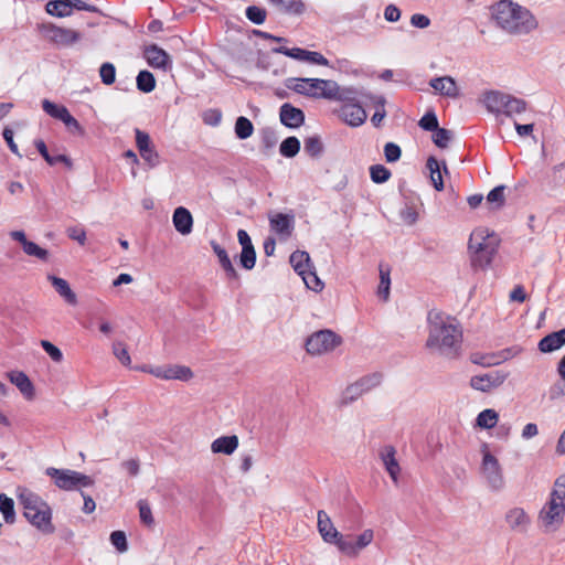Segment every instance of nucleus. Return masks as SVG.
I'll return each mask as SVG.
<instances>
[{
    "instance_id": "obj_38",
    "label": "nucleus",
    "mask_w": 565,
    "mask_h": 565,
    "mask_svg": "<svg viewBox=\"0 0 565 565\" xmlns=\"http://www.w3.org/2000/svg\"><path fill=\"white\" fill-rule=\"evenodd\" d=\"M300 150V141L296 137L286 138L279 147L281 156L286 158H294Z\"/></svg>"
},
{
    "instance_id": "obj_50",
    "label": "nucleus",
    "mask_w": 565,
    "mask_h": 565,
    "mask_svg": "<svg viewBox=\"0 0 565 565\" xmlns=\"http://www.w3.org/2000/svg\"><path fill=\"white\" fill-rule=\"evenodd\" d=\"M452 138L450 130L445 128H437L433 135L434 143L439 148H446Z\"/></svg>"
},
{
    "instance_id": "obj_4",
    "label": "nucleus",
    "mask_w": 565,
    "mask_h": 565,
    "mask_svg": "<svg viewBox=\"0 0 565 565\" xmlns=\"http://www.w3.org/2000/svg\"><path fill=\"white\" fill-rule=\"evenodd\" d=\"M18 498L23 507V515L33 526L45 534H52L55 531L52 510L40 495L22 488L19 489Z\"/></svg>"
},
{
    "instance_id": "obj_2",
    "label": "nucleus",
    "mask_w": 565,
    "mask_h": 565,
    "mask_svg": "<svg viewBox=\"0 0 565 565\" xmlns=\"http://www.w3.org/2000/svg\"><path fill=\"white\" fill-rule=\"evenodd\" d=\"M491 20L502 31L523 35L534 31L539 22L525 7L512 0H500L490 7Z\"/></svg>"
},
{
    "instance_id": "obj_18",
    "label": "nucleus",
    "mask_w": 565,
    "mask_h": 565,
    "mask_svg": "<svg viewBox=\"0 0 565 565\" xmlns=\"http://www.w3.org/2000/svg\"><path fill=\"white\" fill-rule=\"evenodd\" d=\"M145 57L152 67L161 68L163 71L171 68L172 62L170 55L158 45L153 44L146 47Z\"/></svg>"
},
{
    "instance_id": "obj_12",
    "label": "nucleus",
    "mask_w": 565,
    "mask_h": 565,
    "mask_svg": "<svg viewBox=\"0 0 565 565\" xmlns=\"http://www.w3.org/2000/svg\"><path fill=\"white\" fill-rule=\"evenodd\" d=\"M504 522L510 531L525 534L531 527L532 519L523 508L513 507L505 512Z\"/></svg>"
},
{
    "instance_id": "obj_3",
    "label": "nucleus",
    "mask_w": 565,
    "mask_h": 565,
    "mask_svg": "<svg viewBox=\"0 0 565 565\" xmlns=\"http://www.w3.org/2000/svg\"><path fill=\"white\" fill-rule=\"evenodd\" d=\"M565 518V475L558 476L545 504L537 514V523L544 533L561 529Z\"/></svg>"
},
{
    "instance_id": "obj_37",
    "label": "nucleus",
    "mask_w": 565,
    "mask_h": 565,
    "mask_svg": "<svg viewBox=\"0 0 565 565\" xmlns=\"http://www.w3.org/2000/svg\"><path fill=\"white\" fill-rule=\"evenodd\" d=\"M137 88L143 93H150L156 88V79L152 73L140 71L136 78Z\"/></svg>"
},
{
    "instance_id": "obj_53",
    "label": "nucleus",
    "mask_w": 565,
    "mask_h": 565,
    "mask_svg": "<svg viewBox=\"0 0 565 565\" xmlns=\"http://www.w3.org/2000/svg\"><path fill=\"white\" fill-rule=\"evenodd\" d=\"M374 104L376 107V111L372 117V122L374 126H379L381 121L385 118L386 111L384 109L385 106V98L383 96H375L374 97Z\"/></svg>"
},
{
    "instance_id": "obj_17",
    "label": "nucleus",
    "mask_w": 565,
    "mask_h": 565,
    "mask_svg": "<svg viewBox=\"0 0 565 565\" xmlns=\"http://www.w3.org/2000/svg\"><path fill=\"white\" fill-rule=\"evenodd\" d=\"M270 230L275 232L280 238H288L291 236L295 228V217L291 214L274 213L269 215Z\"/></svg>"
},
{
    "instance_id": "obj_60",
    "label": "nucleus",
    "mask_w": 565,
    "mask_h": 565,
    "mask_svg": "<svg viewBox=\"0 0 565 565\" xmlns=\"http://www.w3.org/2000/svg\"><path fill=\"white\" fill-rule=\"evenodd\" d=\"M113 352L116 355V358L121 362L124 365H129L131 360L130 355L128 353V350L126 345L121 342H116L113 345Z\"/></svg>"
},
{
    "instance_id": "obj_42",
    "label": "nucleus",
    "mask_w": 565,
    "mask_h": 565,
    "mask_svg": "<svg viewBox=\"0 0 565 565\" xmlns=\"http://www.w3.org/2000/svg\"><path fill=\"white\" fill-rule=\"evenodd\" d=\"M305 151L310 157H319L323 151V145H322L320 137H318V136L308 137L305 140Z\"/></svg>"
},
{
    "instance_id": "obj_45",
    "label": "nucleus",
    "mask_w": 565,
    "mask_h": 565,
    "mask_svg": "<svg viewBox=\"0 0 565 565\" xmlns=\"http://www.w3.org/2000/svg\"><path fill=\"white\" fill-rule=\"evenodd\" d=\"M332 544H335L340 552L343 554L355 557L358 556L356 548L354 546V542L352 540L345 539L342 534L339 535V539H335Z\"/></svg>"
},
{
    "instance_id": "obj_44",
    "label": "nucleus",
    "mask_w": 565,
    "mask_h": 565,
    "mask_svg": "<svg viewBox=\"0 0 565 565\" xmlns=\"http://www.w3.org/2000/svg\"><path fill=\"white\" fill-rule=\"evenodd\" d=\"M42 108L49 116L58 120L63 117V115H65V111L67 110L65 106L57 105L49 99L42 100Z\"/></svg>"
},
{
    "instance_id": "obj_29",
    "label": "nucleus",
    "mask_w": 565,
    "mask_h": 565,
    "mask_svg": "<svg viewBox=\"0 0 565 565\" xmlns=\"http://www.w3.org/2000/svg\"><path fill=\"white\" fill-rule=\"evenodd\" d=\"M47 279L52 282L56 292L65 299L70 305H76L77 298L75 292L71 289L68 282L60 277L50 275Z\"/></svg>"
},
{
    "instance_id": "obj_25",
    "label": "nucleus",
    "mask_w": 565,
    "mask_h": 565,
    "mask_svg": "<svg viewBox=\"0 0 565 565\" xmlns=\"http://www.w3.org/2000/svg\"><path fill=\"white\" fill-rule=\"evenodd\" d=\"M318 530L322 539L327 543H332L335 539H339L341 534L332 524L329 515L323 511H318Z\"/></svg>"
},
{
    "instance_id": "obj_26",
    "label": "nucleus",
    "mask_w": 565,
    "mask_h": 565,
    "mask_svg": "<svg viewBox=\"0 0 565 565\" xmlns=\"http://www.w3.org/2000/svg\"><path fill=\"white\" fill-rule=\"evenodd\" d=\"M565 344V328L545 335L539 342V350L543 353H551Z\"/></svg>"
},
{
    "instance_id": "obj_64",
    "label": "nucleus",
    "mask_w": 565,
    "mask_h": 565,
    "mask_svg": "<svg viewBox=\"0 0 565 565\" xmlns=\"http://www.w3.org/2000/svg\"><path fill=\"white\" fill-rule=\"evenodd\" d=\"M305 62L322 66H329V61L319 52L307 51Z\"/></svg>"
},
{
    "instance_id": "obj_31",
    "label": "nucleus",
    "mask_w": 565,
    "mask_h": 565,
    "mask_svg": "<svg viewBox=\"0 0 565 565\" xmlns=\"http://www.w3.org/2000/svg\"><path fill=\"white\" fill-rule=\"evenodd\" d=\"M45 11L50 15L57 18L72 15L71 7L67 0H50L45 6Z\"/></svg>"
},
{
    "instance_id": "obj_9",
    "label": "nucleus",
    "mask_w": 565,
    "mask_h": 565,
    "mask_svg": "<svg viewBox=\"0 0 565 565\" xmlns=\"http://www.w3.org/2000/svg\"><path fill=\"white\" fill-rule=\"evenodd\" d=\"M342 343V339L331 330L313 332L306 341V351L310 355H322L333 351Z\"/></svg>"
},
{
    "instance_id": "obj_58",
    "label": "nucleus",
    "mask_w": 565,
    "mask_h": 565,
    "mask_svg": "<svg viewBox=\"0 0 565 565\" xmlns=\"http://www.w3.org/2000/svg\"><path fill=\"white\" fill-rule=\"evenodd\" d=\"M374 539V532L371 529L364 530L354 542V546L356 548L358 554L360 551L365 548L367 545L372 543Z\"/></svg>"
},
{
    "instance_id": "obj_16",
    "label": "nucleus",
    "mask_w": 565,
    "mask_h": 565,
    "mask_svg": "<svg viewBox=\"0 0 565 565\" xmlns=\"http://www.w3.org/2000/svg\"><path fill=\"white\" fill-rule=\"evenodd\" d=\"M338 115L351 127L361 126L367 117L364 108L358 102L343 104L339 108Z\"/></svg>"
},
{
    "instance_id": "obj_10",
    "label": "nucleus",
    "mask_w": 565,
    "mask_h": 565,
    "mask_svg": "<svg viewBox=\"0 0 565 565\" xmlns=\"http://www.w3.org/2000/svg\"><path fill=\"white\" fill-rule=\"evenodd\" d=\"M328 83L329 79L290 77L286 79L285 86L300 95L323 98L322 94L328 88Z\"/></svg>"
},
{
    "instance_id": "obj_55",
    "label": "nucleus",
    "mask_w": 565,
    "mask_h": 565,
    "mask_svg": "<svg viewBox=\"0 0 565 565\" xmlns=\"http://www.w3.org/2000/svg\"><path fill=\"white\" fill-rule=\"evenodd\" d=\"M384 156L387 162H396L402 156L401 147L394 142H387L384 146Z\"/></svg>"
},
{
    "instance_id": "obj_47",
    "label": "nucleus",
    "mask_w": 565,
    "mask_h": 565,
    "mask_svg": "<svg viewBox=\"0 0 565 565\" xmlns=\"http://www.w3.org/2000/svg\"><path fill=\"white\" fill-rule=\"evenodd\" d=\"M273 53L284 54L297 61L305 62L307 50L300 47L288 49L286 46H278L271 50Z\"/></svg>"
},
{
    "instance_id": "obj_46",
    "label": "nucleus",
    "mask_w": 565,
    "mask_h": 565,
    "mask_svg": "<svg viewBox=\"0 0 565 565\" xmlns=\"http://www.w3.org/2000/svg\"><path fill=\"white\" fill-rule=\"evenodd\" d=\"M137 505L139 509V516H140L141 523H143L147 526H153L154 519H153L152 511H151V508H150V504L148 503V501L141 499L138 501Z\"/></svg>"
},
{
    "instance_id": "obj_56",
    "label": "nucleus",
    "mask_w": 565,
    "mask_h": 565,
    "mask_svg": "<svg viewBox=\"0 0 565 565\" xmlns=\"http://www.w3.org/2000/svg\"><path fill=\"white\" fill-rule=\"evenodd\" d=\"M40 344L54 362H62L63 353L56 345H54L52 342L47 340H42Z\"/></svg>"
},
{
    "instance_id": "obj_43",
    "label": "nucleus",
    "mask_w": 565,
    "mask_h": 565,
    "mask_svg": "<svg viewBox=\"0 0 565 565\" xmlns=\"http://www.w3.org/2000/svg\"><path fill=\"white\" fill-rule=\"evenodd\" d=\"M371 180L374 183H384L391 178V171L383 164H374L370 168Z\"/></svg>"
},
{
    "instance_id": "obj_19",
    "label": "nucleus",
    "mask_w": 565,
    "mask_h": 565,
    "mask_svg": "<svg viewBox=\"0 0 565 565\" xmlns=\"http://www.w3.org/2000/svg\"><path fill=\"white\" fill-rule=\"evenodd\" d=\"M279 118L284 126L288 128H298L305 121V114L300 108L286 103L280 107Z\"/></svg>"
},
{
    "instance_id": "obj_39",
    "label": "nucleus",
    "mask_w": 565,
    "mask_h": 565,
    "mask_svg": "<svg viewBox=\"0 0 565 565\" xmlns=\"http://www.w3.org/2000/svg\"><path fill=\"white\" fill-rule=\"evenodd\" d=\"M254 132V126L252 121L246 117H238L235 122V134L239 139H247Z\"/></svg>"
},
{
    "instance_id": "obj_14",
    "label": "nucleus",
    "mask_w": 565,
    "mask_h": 565,
    "mask_svg": "<svg viewBox=\"0 0 565 565\" xmlns=\"http://www.w3.org/2000/svg\"><path fill=\"white\" fill-rule=\"evenodd\" d=\"M509 373L495 370L482 375H475L470 379V386L480 392H490L501 386L508 379Z\"/></svg>"
},
{
    "instance_id": "obj_24",
    "label": "nucleus",
    "mask_w": 565,
    "mask_h": 565,
    "mask_svg": "<svg viewBox=\"0 0 565 565\" xmlns=\"http://www.w3.org/2000/svg\"><path fill=\"white\" fill-rule=\"evenodd\" d=\"M508 94L499 90L486 92L482 96V104L492 114H502Z\"/></svg>"
},
{
    "instance_id": "obj_11",
    "label": "nucleus",
    "mask_w": 565,
    "mask_h": 565,
    "mask_svg": "<svg viewBox=\"0 0 565 565\" xmlns=\"http://www.w3.org/2000/svg\"><path fill=\"white\" fill-rule=\"evenodd\" d=\"M44 35L56 45L70 46L81 40L82 35L79 32L57 26L54 24H44L42 26Z\"/></svg>"
},
{
    "instance_id": "obj_63",
    "label": "nucleus",
    "mask_w": 565,
    "mask_h": 565,
    "mask_svg": "<svg viewBox=\"0 0 565 565\" xmlns=\"http://www.w3.org/2000/svg\"><path fill=\"white\" fill-rule=\"evenodd\" d=\"M120 467L122 470H125L127 472L128 476L130 477H136L138 476L139 471H140V462L138 459L136 458H131V459H128V460H124L121 463H120Z\"/></svg>"
},
{
    "instance_id": "obj_54",
    "label": "nucleus",
    "mask_w": 565,
    "mask_h": 565,
    "mask_svg": "<svg viewBox=\"0 0 565 565\" xmlns=\"http://www.w3.org/2000/svg\"><path fill=\"white\" fill-rule=\"evenodd\" d=\"M246 17L255 24H262L266 20V11L259 7L250 6L246 9Z\"/></svg>"
},
{
    "instance_id": "obj_28",
    "label": "nucleus",
    "mask_w": 565,
    "mask_h": 565,
    "mask_svg": "<svg viewBox=\"0 0 565 565\" xmlns=\"http://www.w3.org/2000/svg\"><path fill=\"white\" fill-rule=\"evenodd\" d=\"M279 12L287 14H302L306 6L301 0H268Z\"/></svg>"
},
{
    "instance_id": "obj_1",
    "label": "nucleus",
    "mask_w": 565,
    "mask_h": 565,
    "mask_svg": "<svg viewBox=\"0 0 565 565\" xmlns=\"http://www.w3.org/2000/svg\"><path fill=\"white\" fill-rule=\"evenodd\" d=\"M425 348L430 354L447 360L458 359L462 349V330L451 317L436 310L427 315Z\"/></svg>"
},
{
    "instance_id": "obj_32",
    "label": "nucleus",
    "mask_w": 565,
    "mask_h": 565,
    "mask_svg": "<svg viewBox=\"0 0 565 565\" xmlns=\"http://www.w3.org/2000/svg\"><path fill=\"white\" fill-rule=\"evenodd\" d=\"M391 269L387 266L380 265V284L377 288V295L384 301H387L390 298V288H391Z\"/></svg>"
},
{
    "instance_id": "obj_13",
    "label": "nucleus",
    "mask_w": 565,
    "mask_h": 565,
    "mask_svg": "<svg viewBox=\"0 0 565 565\" xmlns=\"http://www.w3.org/2000/svg\"><path fill=\"white\" fill-rule=\"evenodd\" d=\"M135 135L136 146L140 153V157L150 168L157 167L160 162V157L157 150L154 149V146L151 141L149 134L140 130L139 128H136Z\"/></svg>"
},
{
    "instance_id": "obj_51",
    "label": "nucleus",
    "mask_w": 565,
    "mask_h": 565,
    "mask_svg": "<svg viewBox=\"0 0 565 565\" xmlns=\"http://www.w3.org/2000/svg\"><path fill=\"white\" fill-rule=\"evenodd\" d=\"M23 252L28 256H32L41 260H47L49 258V252L31 241L25 245Z\"/></svg>"
},
{
    "instance_id": "obj_57",
    "label": "nucleus",
    "mask_w": 565,
    "mask_h": 565,
    "mask_svg": "<svg viewBox=\"0 0 565 565\" xmlns=\"http://www.w3.org/2000/svg\"><path fill=\"white\" fill-rule=\"evenodd\" d=\"M110 542L120 553L128 550L127 537L122 531H114L110 534Z\"/></svg>"
},
{
    "instance_id": "obj_7",
    "label": "nucleus",
    "mask_w": 565,
    "mask_h": 565,
    "mask_svg": "<svg viewBox=\"0 0 565 565\" xmlns=\"http://www.w3.org/2000/svg\"><path fill=\"white\" fill-rule=\"evenodd\" d=\"M481 454L482 462L480 470L488 487L493 491L502 490L505 486V481L499 460L489 451L487 444L482 445Z\"/></svg>"
},
{
    "instance_id": "obj_20",
    "label": "nucleus",
    "mask_w": 565,
    "mask_h": 565,
    "mask_svg": "<svg viewBox=\"0 0 565 565\" xmlns=\"http://www.w3.org/2000/svg\"><path fill=\"white\" fill-rule=\"evenodd\" d=\"M10 382L17 386L25 399L32 401L35 396L34 385L29 376L22 371H11L8 373Z\"/></svg>"
},
{
    "instance_id": "obj_30",
    "label": "nucleus",
    "mask_w": 565,
    "mask_h": 565,
    "mask_svg": "<svg viewBox=\"0 0 565 565\" xmlns=\"http://www.w3.org/2000/svg\"><path fill=\"white\" fill-rule=\"evenodd\" d=\"M166 380L190 381L193 372L184 365H164Z\"/></svg>"
},
{
    "instance_id": "obj_23",
    "label": "nucleus",
    "mask_w": 565,
    "mask_h": 565,
    "mask_svg": "<svg viewBox=\"0 0 565 565\" xmlns=\"http://www.w3.org/2000/svg\"><path fill=\"white\" fill-rule=\"evenodd\" d=\"M395 448L393 446H385L380 451L381 460L388 472L392 480L396 483L401 471L399 465L395 458Z\"/></svg>"
},
{
    "instance_id": "obj_52",
    "label": "nucleus",
    "mask_w": 565,
    "mask_h": 565,
    "mask_svg": "<svg viewBox=\"0 0 565 565\" xmlns=\"http://www.w3.org/2000/svg\"><path fill=\"white\" fill-rule=\"evenodd\" d=\"M364 392L361 390V387L355 383L349 385L343 394H342V403L349 404L358 399L360 396H362Z\"/></svg>"
},
{
    "instance_id": "obj_61",
    "label": "nucleus",
    "mask_w": 565,
    "mask_h": 565,
    "mask_svg": "<svg viewBox=\"0 0 565 565\" xmlns=\"http://www.w3.org/2000/svg\"><path fill=\"white\" fill-rule=\"evenodd\" d=\"M419 126L424 130L435 131L438 128V119L434 113H426L420 118Z\"/></svg>"
},
{
    "instance_id": "obj_49",
    "label": "nucleus",
    "mask_w": 565,
    "mask_h": 565,
    "mask_svg": "<svg viewBox=\"0 0 565 565\" xmlns=\"http://www.w3.org/2000/svg\"><path fill=\"white\" fill-rule=\"evenodd\" d=\"M239 263L243 268L250 270L256 263V252L254 247L243 248L239 255Z\"/></svg>"
},
{
    "instance_id": "obj_36",
    "label": "nucleus",
    "mask_w": 565,
    "mask_h": 565,
    "mask_svg": "<svg viewBox=\"0 0 565 565\" xmlns=\"http://www.w3.org/2000/svg\"><path fill=\"white\" fill-rule=\"evenodd\" d=\"M427 168L430 171V180L434 184V188L437 191H441L444 189L443 175L440 170V163L434 157L428 158Z\"/></svg>"
},
{
    "instance_id": "obj_40",
    "label": "nucleus",
    "mask_w": 565,
    "mask_h": 565,
    "mask_svg": "<svg viewBox=\"0 0 565 565\" xmlns=\"http://www.w3.org/2000/svg\"><path fill=\"white\" fill-rule=\"evenodd\" d=\"M504 185H498L487 195V204L491 209H500L504 204Z\"/></svg>"
},
{
    "instance_id": "obj_27",
    "label": "nucleus",
    "mask_w": 565,
    "mask_h": 565,
    "mask_svg": "<svg viewBox=\"0 0 565 565\" xmlns=\"http://www.w3.org/2000/svg\"><path fill=\"white\" fill-rule=\"evenodd\" d=\"M237 447L238 437L236 435H232L216 438L211 445V450L214 454L232 455Z\"/></svg>"
},
{
    "instance_id": "obj_5",
    "label": "nucleus",
    "mask_w": 565,
    "mask_h": 565,
    "mask_svg": "<svg viewBox=\"0 0 565 565\" xmlns=\"http://www.w3.org/2000/svg\"><path fill=\"white\" fill-rule=\"evenodd\" d=\"M499 239L493 232H489L488 228L475 230L469 238L472 266L477 268L489 266L497 253Z\"/></svg>"
},
{
    "instance_id": "obj_22",
    "label": "nucleus",
    "mask_w": 565,
    "mask_h": 565,
    "mask_svg": "<svg viewBox=\"0 0 565 565\" xmlns=\"http://www.w3.org/2000/svg\"><path fill=\"white\" fill-rule=\"evenodd\" d=\"M172 223L177 232L181 235H189L193 227V217L190 211L183 206L174 210L172 215Z\"/></svg>"
},
{
    "instance_id": "obj_8",
    "label": "nucleus",
    "mask_w": 565,
    "mask_h": 565,
    "mask_svg": "<svg viewBox=\"0 0 565 565\" xmlns=\"http://www.w3.org/2000/svg\"><path fill=\"white\" fill-rule=\"evenodd\" d=\"M290 264L295 271L302 277L306 286L313 291H321L323 282L317 276L316 271L312 270L310 263V256L307 252L296 250L290 255Z\"/></svg>"
},
{
    "instance_id": "obj_33",
    "label": "nucleus",
    "mask_w": 565,
    "mask_h": 565,
    "mask_svg": "<svg viewBox=\"0 0 565 565\" xmlns=\"http://www.w3.org/2000/svg\"><path fill=\"white\" fill-rule=\"evenodd\" d=\"M499 420V414L492 408L483 409L476 419V425L483 429L493 428Z\"/></svg>"
},
{
    "instance_id": "obj_48",
    "label": "nucleus",
    "mask_w": 565,
    "mask_h": 565,
    "mask_svg": "<svg viewBox=\"0 0 565 565\" xmlns=\"http://www.w3.org/2000/svg\"><path fill=\"white\" fill-rule=\"evenodd\" d=\"M99 76L105 85H111L116 79V67L113 63H103L99 68Z\"/></svg>"
},
{
    "instance_id": "obj_34",
    "label": "nucleus",
    "mask_w": 565,
    "mask_h": 565,
    "mask_svg": "<svg viewBox=\"0 0 565 565\" xmlns=\"http://www.w3.org/2000/svg\"><path fill=\"white\" fill-rule=\"evenodd\" d=\"M526 109V103L523 99L516 98L508 94V97L504 103V108L502 114L508 117H512L514 115L522 114Z\"/></svg>"
},
{
    "instance_id": "obj_21",
    "label": "nucleus",
    "mask_w": 565,
    "mask_h": 565,
    "mask_svg": "<svg viewBox=\"0 0 565 565\" xmlns=\"http://www.w3.org/2000/svg\"><path fill=\"white\" fill-rule=\"evenodd\" d=\"M429 85L435 89V92L443 96L450 98H456L459 96L457 83L451 76L431 78Z\"/></svg>"
},
{
    "instance_id": "obj_62",
    "label": "nucleus",
    "mask_w": 565,
    "mask_h": 565,
    "mask_svg": "<svg viewBox=\"0 0 565 565\" xmlns=\"http://www.w3.org/2000/svg\"><path fill=\"white\" fill-rule=\"evenodd\" d=\"M67 236L76 241L79 245L84 246L86 244V232L81 226H71L66 230Z\"/></svg>"
},
{
    "instance_id": "obj_15",
    "label": "nucleus",
    "mask_w": 565,
    "mask_h": 565,
    "mask_svg": "<svg viewBox=\"0 0 565 565\" xmlns=\"http://www.w3.org/2000/svg\"><path fill=\"white\" fill-rule=\"evenodd\" d=\"M323 98L342 102L343 104L358 102V92L353 87H341L337 82L329 79Z\"/></svg>"
},
{
    "instance_id": "obj_6",
    "label": "nucleus",
    "mask_w": 565,
    "mask_h": 565,
    "mask_svg": "<svg viewBox=\"0 0 565 565\" xmlns=\"http://www.w3.org/2000/svg\"><path fill=\"white\" fill-rule=\"evenodd\" d=\"M46 475L54 479L57 488L65 491H73L81 488L92 487L94 480L82 472L70 469L47 468Z\"/></svg>"
},
{
    "instance_id": "obj_35",
    "label": "nucleus",
    "mask_w": 565,
    "mask_h": 565,
    "mask_svg": "<svg viewBox=\"0 0 565 565\" xmlns=\"http://www.w3.org/2000/svg\"><path fill=\"white\" fill-rule=\"evenodd\" d=\"M0 512L6 523L13 524L15 522L14 501L4 493H0Z\"/></svg>"
},
{
    "instance_id": "obj_59",
    "label": "nucleus",
    "mask_w": 565,
    "mask_h": 565,
    "mask_svg": "<svg viewBox=\"0 0 565 565\" xmlns=\"http://www.w3.org/2000/svg\"><path fill=\"white\" fill-rule=\"evenodd\" d=\"M399 216L402 221L407 225H414L418 220V212L412 205H405L401 212Z\"/></svg>"
},
{
    "instance_id": "obj_41",
    "label": "nucleus",
    "mask_w": 565,
    "mask_h": 565,
    "mask_svg": "<svg viewBox=\"0 0 565 565\" xmlns=\"http://www.w3.org/2000/svg\"><path fill=\"white\" fill-rule=\"evenodd\" d=\"M382 381V375L380 373H372L365 375L356 381V384L361 387V390L365 393L370 392L372 388L380 385Z\"/></svg>"
}]
</instances>
